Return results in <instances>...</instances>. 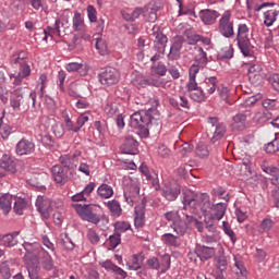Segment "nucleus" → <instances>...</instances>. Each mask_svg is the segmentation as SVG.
Instances as JSON below:
<instances>
[{"mask_svg":"<svg viewBox=\"0 0 279 279\" xmlns=\"http://www.w3.org/2000/svg\"><path fill=\"white\" fill-rule=\"evenodd\" d=\"M106 206L109 208L110 213L112 215H116L117 217H120L123 209H121V204L117 199L108 201L106 203Z\"/></svg>","mask_w":279,"mask_h":279,"instance_id":"nucleus-44","label":"nucleus"},{"mask_svg":"<svg viewBox=\"0 0 279 279\" xmlns=\"http://www.w3.org/2000/svg\"><path fill=\"white\" fill-rule=\"evenodd\" d=\"M119 80H121V74L119 70L114 68H106L99 74V82L104 86H114V84H119Z\"/></svg>","mask_w":279,"mask_h":279,"instance_id":"nucleus-7","label":"nucleus"},{"mask_svg":"<svg viewBox=\"0 0 279 279\" xmlns=\"http://www.w3.org/2000/svg\"><path fill=\"white\" fill-rule=\"evenodd\" d=\"M197 199L199 210L203 213V215L208 214L214 204L213 201H210V195L206 193L197 194Z\"/></svg>","mask_w":279,"mask_h":279,"instance_id":"nucleus-21","label":"nucleus"},{"mask_svg":"<svg viewBox=\"0 0 279 279\" xmlns=\"http://www.w3.org/2000/svg\"><path fill=\"white\" fill-rule=\"evenodd\" d=\"M211 143H217V141H221L223 136H226V124H217L214 129L213 134H210Z\"/></svg>","mask_w":279,"mask_h":279,"instance_id":"nucleus-34","label":"nucleus"},{"mask_svg":"<svg viewBox=\"0 0 279 279\" xmlns=\"http://www.w3.org/2000/svg\"><path fill=\"white\" fill-rule=\"evenodd\" d=\"M72 27L74 32H82L86 24L84 23V17H82V13L75 11L72 19Z\"/></svg>","mask_w":279,"mask_h":279,"instance_id":"nucleus-33","label":"nucleus"},{"mask_svg":"<svg viewBox=\"0 0 279 279\" xmlns=\"http://www.w3.org/2000/svg\"><path fill=\"white\" fill-rule=\"evenodd\" d=\"M275 222L274 220H271L270 218H265L260 225L258 226V232L259 234H263L265 232H269V230H271V228H274Z\"/></svg>","mask_w":279,"mask_h":279,"instance_id":"nucleus-46","label":"nucleus"},{"mask_svg":"<svg viewBox=\"0 0 279 279\" xmlns=\"http://www.w3.org/2000/svg\"><path fill=\"white\" fill-rule=\"evenodd\" d=\"M109 245L112 250H116V247L121 245V234L119 231H114V233L109 236Z\"/></svg>","mask_w":279,"mask_h":279,"instance_id":"nucleus-54","label":"nucleus"},{"mask_svg":"<svg viewBox=\"0 0 279 279\" xmlns=\"http://www.w3.org/2000/svg\"><path fill=\"white\" fill-rule=\"evenodd\" d=\"M207 123H209V128L207 129V136H210V134H213L217 125H223V123L219 122V119H217V117L208 118Z\"/></svg>","mask_w":279,"mask_h":279,"instance_id":"nucleus-59","label":"nucleus"},{"mask_svg":"<svg viewBox=\"0 0 279 279\" xmlns=\"http://www.w3.org/2000/svg\"><path fill=\"white\" fill-rule=\"evenodd\" d=\"M181 193V187L178 184L166 186L162 190V197L168 202H175L178 199V195Z\"/></svg>","mask_w":279,"mask_h":279,"instance_id":"nucleus-20","label":"nucleus"},{"mask_svg":"<svg viewBox=\"0 0 279 279\" xmlns=\"http://www.w3.org/2000/svg\"><path fill=\"white\" fill-rule=\"evenodd\" d=\"M205 217V228L207 232H215L217 230V225L215 222L217 221V218H214L209 214H204Z\"/></svg>","mask_w":279,"mask_h":279,"instance_id":"nucleus-45","label":"nucleus"},{"mask_svg":"<svg viewBox=\"0 0 279 279\" xmlns=\"http://www.w3.org/2000/svg\"><path fill=\"white\" fill-rule=\"evenodd\" d=\"M24 248L28 254H34L32 258H36V254H38V252H40V254L45 252V250L41 248L40 243L38 242H25ZM32 258H29V260H32Z\"/></svg>","mask_w":279,"mask_h":279,"instance_id":"nucleus-31","label":"nucleus"},{"mask_svg":"<svg viewBox=\"0 0 279 279\" xmlns=\"http://www.w3.org/2000/svg\"><path fill=\"white\" fill-rule=\"evenodd\" d=\"M12 64H26L27 63V52L20 51L11 58Z\"/></svg>","mask_w":279,"mask_h":279,"instance_id":"nucleus-49","label":"nucleus"},{"mask_svg":"<svg viewBox=\"0 0 279 279\" xmlns=\"http://www.w3.org/2000/svg\"><path fill=\"white\" fill-rule=\"evenodd\" d=\"M130 124L134 130H138L142 138H147L149 132H160L162 128V121H160L158 111L154 108L133 113Z\"/></svg>","mask_w":279,"mask_h":279,"instance_id":"nucleus-1","label":"nucleus"},{"mask_svg":"<svg viewBox=\"0 0 279 279\" xmlns=\"http://www.w3.org/2000/svg\"><path fill=\"white\" fill-rule=\"evenodd\" d=\"M186 90L187 93H190V98L193 99V101H197L199 104L204 101V99H206V96L204 95V89H202V87H198L197 83H195L194 86H192L191 83H187Z\"/></svg>","mask_w":279,"mask_h":279,"instance_id":"nucleus-15","label":"nucleus"},{"mask_svg":"<svg viewBox=\"0 0 279 279\" xmlns=\"http://www.w3.org/2000/svg\"><path fill=\"white\" fill-rule=\"evenodd\" d=\"M159 267H160V274H167V271H169V269L171 268V255L169 254L160 255Z\"/></svg>","mask_w":279,"mask_h":279,"instance_id":"nucleus-37","label":"nucleus"},{"mask_svg":"<svg viewBox=\"0 0 279 279\" xmlns=\"http://www.w3.org/2000/svg\"><path fill=\"white\" fill-rule=\"evenodd\" d=\"M34 149H36V145L29 140L22 138L16 145V154L19 156L34 154Z\"/></svg>","mask_w":279,"mask_h":279,"instance_id":"nucleus-12","label":"nucleus"},{"mask_svg":"<svg viewBox=\"0 0 279 279\" xmlns=\"http://www.w3.org/2000/svg\"><path fill=\"white\" fill-rule=\"evenodd\" d=\"M263 68L258 63L248 66V80L251 84H259L262 80Z\"/></svg>","mask_w":279,"mask_h":279,"instance_id":"nucleus-18","label":"nucleus"},{"mask_svg":"<svg viewBox=\"0 0 279 279\" xmlns=\"http://www.w3.org/2000/svg\"><path fill=\"white\" fill-rule=\"evenodd\" d=\"M196 155L199 158H208V156L210 155V151L208 150V146H206V144L204 143H198L196 146Z\"/></svg>","mask_w":279,"mask_h":279,"instance_id":"nucleus-52","label":"nucleus"},{"mask_svg":"<svg viewBox=\"0 0 279 279\" xmlns=\"http://www.w3.org/2000/svg\"><path fill=\"white\" fill-rule=\"evenodd\" d=\"M169 104L172 106V108H177V110H180V108H186V110H189L191 108L189 99L185 96L170 98Z\"/></svg>","mask_w":279,"mask_h":279,"instance_id":"nucleus-26","label":"nucleus"},{"mask_svg":"<svg viewBox=\"0 0 279 279\" xmlns=\"http://www.w3.org/2000/svg\"><path fill=\"white\" fill-rule=\"evenodd\" d=\"M247 121V116L243 113H238L233 117V128L240 132L245 130V123Z\"/></svg>","mask_w":279,"mask_h":279,"instance_id":"nucleus-36","label":"nucleus"},{"mask_svg":"<svg viewBox=\"0 0 279 279\" xmlns=\"http://www.w3.org/2000/svg\"><path fill=\"white\" fill-rule=\"evenodd\" d=\"M158 10L160 7L156 2H150L146 5V10L144 11V17L148 23H156L158 21Z\"/></svg>","mask_w":279,"mask_h":279,"instance_id":"nucleus-14","label":"nucleus"},{"mask_svg":"<svg viewBox=\"0 0 279 279\" xmlns=\"http://www.w3.org/2000/svg\"><path fill=\"white\" fill-rule=\"evenodd\" d=\"M151 32L153 36L156 39L155 45H167V43H169V38H167V35L160 32V26H153Z\"/></svg>","mask_w":279,"mask_h":279,"instance_id":"nucleus-32","label":"nucleus"},{"mask_svg":"<svg viewBox=\"0 0 279 279\" xmlns=\"http://www.w3.org/2000/svg\"><path fill=\"white\" fill-rule=\"evenodd\" d=\"M238 47L244 58H252V43L250 41V28L246 24H239L236 35Z\"/></svg>","mask_w":279,"mask_h":279,"instance_id":"nucleus-3","label":"nucleus"},{"mask_svg":"<svg viewBox=\"0 0 279 279\" xmlns=\"http://www.w3.org/2000/svg\"><path fill=\"white\" fill-rule=\"evenodd\" d=\"M35 206L44 219H49L53 211V203L50 198L38 196Z\"/></svg>","mask_w":279,"mask_h":279,"instance_id":"nucleus-8","label":"nucleus"},{"mask_svg":"<svg viewBox=\"0 0 279 279\" xmlns=\"http://www.w3.org/2000/svg\"><path fill=\"white\" fill-rule=\"evenodd\" d=\"M197 195L192 191H184L183 192V209L189 210L192 215H199V201L197 199Z\"/></svg>","mask_w":279,"mask_h":279,"instance_id":"nucleus-6","label":"nucleus"},{"mask_svg":"<svg viewBox=\"0 0 279 279\" xmlns=\"http://www.w3.org/2000/svg\"><path fill=\"white\" fill-rule=\"evenodd\" d=\"M96 208L97 206L95 205H75V210L78 217L83 219V221H88L89 223H94L97 226V223L101 221V218L99 217V215L95 214Z\"/></svg>","mask_w":279,"mask_h":279,"instance_id":"nucleus-4","label":"nucleus"},{"mask_svg":"<svg viewBox=\"0 0 279 279\" xmlns=\"http://www.w3.org/2000/svg\"><path fill=\"white\" fill-rule=\"evenodd\" d=\"M226 210H228V204L226 203H218L213 204L211 208H209L208 215L214 217L216 221H221L223 217H226Z\"/></svg>","mask_w":279,"mask_h":279,"instance_id":"nucleus-13","label":"nucleus"},{"mask_svg":"<svg viewBox=\"0 0 279 279\" xmlns=\"http://www.w3.org/2000/svg\"><path fill=\"white\" fill-rule=\"evenodd\" d=\"M222 230L227 236H229L230 241L232 243H236V233L232 230V227H230V223L228 221L222 222Z\"/></svg>","mask_w":279,"mask_h":279,"instance_id":"nucleus-50","label":"nucleus"},{"mask_svg":"<svg viewBox=\"0 0 279 279\" xmlns=\"http://www.w3.org/2000/svg\"><path fill=\"white\" fill-rule=\"evenodd\" d=\"M36 108V92H28L27 87H17L11 92L10 106L15 112L29 110V105Z\"/></svg>","mask_w":279,"mask_h":279,"instance_id":"nucleus-2","label":"nucleus"},{"mask_svg":"<svg viewBox=\"0 0 279 279\" xmlns=\"http://www.w3.org/2000/svg\"><path fill=\"white\" fill-rule=\"evenodd\" d=\"M26 266L28 271V277L31 279H40V267L38 266V258L33 257L32 259L26 258Z\"/></svg>","mask_w":279,"mask_h":279,"instance_id":"nucleus-16","label":"nucleus"},{"mask_svg":"<svg viewBox=\"0 0 279 279\" xmlns=\"http://www.w3.org/2000/svg\"><path fill=\"white\" fill-rule=\"evenodd\" d=\"M276 16H278V11L277 10H268L264 13V25L266 27H271L274 23H276Z\"/></svg>","mask_w":279,"mask_h":279,"instance_id":"nucleus-42","label":"nucleus"},{"mask_svg":"<svg viewBox=\"0 0 279 279\" xmlns=\"http://www.w3.org/2000/svg\"><path fill=\"white\" fill-rule=\"evenodd\" d=\"M41 254H44V268H46L47 271H51V269H53V259L51 258V255L45 251Z\"/></svg>","mask_w":279,"mask_h":279,"instance_id":"nucleus-61","label":"nucleus"},{"mask_svg":"<svg viewBox=\"0 0 279 279\" xmlns=\"http://www.w3.org/2000/svg\"><path fill=\"white\" fill-rule=\"evenodd\" d=\"M184 45V38L182 36H175L170 46L168 53V60H180L182 56V46Z\"/></svg>","mask_w":279,"mask_h":279,"instance_id":"nucleus-9","label":"nucleus"},{"mask_svg":"<svg viewBox=\"0 0 279 279\" xmlns=\"http://www.w3.org/2000/svg\"><path fill=\"white\" fill-rule=\"evenodd\" d=\"M60 243L65 250H75V243H73V240L69 238L68 233H64L63 238L60 240Z\"/></svg>","mask_w":279,"mask_h":279,"instance_id":"nucleus-56","label":"nucleus"},{"mask_svg":"<svg viewBox=\"0 0 279 279\" xmlns=\"http://www.w3.org/2000/svg\"><path fill=\"white\" fill-rule=\"evenodd\" d=\"M105 112L108 117H114V114H119V105L116 102H108L105 107Z\"/></svg>","mask_w":279,"mask_h":279,"instance_id":"nucleus-55","label":"nucleus"},{"mask_svg":"<svg viewBox=\"0 0 279 279\" xmlns=\"http://www.w3.org/2000/svg\"><path fill=\"white\" fill-rule=\"evenodd\" d=\"M133 84L136 88H145V86H158V82L149 78H145V76L138 74L133 78Z\"/></svg>","mask_w":279,"mask_h":279,"instance_id":"nucleus-25","label":"nucleus"},{"mask_svg":"<svg viewBox=\"0 0 279 279\" xmlns=\"http://www.w3.org/2000/svg\"><path fill=\"white\" fill-rule=\"evenodd\" d=\"M218 29L225 38H234V22L232 21V12L225 11L218 24Z\"/></svg>","mask_w":279,"mask_h":279,"instance_id":"nucleus-5","label":"nucleus"},{"mask_svg":"<svg viewBox=\"0 0 279 279\" xmlns=\"http://www.w3.org/2000/svg\"><path fill=\"white\" fill-rule=\"evenodd\" d=\"M161 241H163L166 245H170L171 247H180V245H182V240L180 239V236L173 235L172 233H165L161 236Z\"/></svg>","mask_w":279,"mask_h":279,"instance_id":"nucleus-27","label":"nucleus"},{"mask_svg":"<svg viewBox=\"0 0 279 279\" xmlns=\"http://www.w3.org/2000/svg\"><path fill=\"white\" fill-rule=\"evenodd\" d=\"M52 178L57 184H65L69 182V169L60 165H56L51 169Z\"/></svg>","mask_w":279,"mask_h":279,"instance_id":"nucleus-10","label":"nucleus"},{"mask_svg":"<svg viewBox=\"0 0 279 279\" xmlns=\"http://www.w3.org/2000/svg\"><path fill=\"white\" fill-rule=\"evenodd\" d=\"M124 154L134 155L138 151V142L132 136H126L123 144Z\"/></svg>","mask_w":279,"mask_h":279,"instance_id":"nucleus-23","label":"nucleus"},{"mask_svg":"<svg viewBox=\"0 0 279 279\" xmlns=\"http://www.w3.org/2000/svg\"><path fill=\"white\" fill-rule=\"evenodd\" d=\"M196 254L197 258H199L201 260H208L209 258H213V256H215V247L197 244Z\"/></svg>","mask_w":279,"mask_h":279,"instance_id":"nucleus-17","label":"nucleus"},{"mask_svg":"<svg viewBox=\"0 0 279 279\" xmlns=\"http://www.w3.org/2000/svg\"><path fill=\"white\" fill-rule=\"evenodd\" d=\"M216 267L221 274H223V271L228 269V256L226 255L218 256L216 258Z\"/></svg>","mask_w":279,"mask_h":279,"instance_id":"nucleus-47","label":"nucleus"},{"mask_svg":"<svg viewBox=\"0 0 279 279\" xmlns=\"http://www.w3.org/2000/svg\"><path fill=\"white\" fill-rule=\"evenodd\" d=\"M69 51H73L77 49V51L82 50V38L74 36L72 43L68 46Z\"/></svg>","mask_w":279,"mask_h":279,"instance_id":"nucleus-63","label":"nucleus"},{"mask_svg":"<svg viewBox=\"0 0 279 279\" xmlns=\"http://www.w3.org/2000/svg\"><path fill=\"white\" fill-rule=\"evenodd\" d=\"M220 58L222 60H230L231 58H234V48L232 46L222 48L220 50Z\"/></svg>","mask_w":279,"mask_h":279,"instance_id":"nucleus-58","label":"nucleus"},{"mask_svg":"<svg viewBox=\"0 0 279 279\" xmlns=\"http://www.w3.org/2000/svg\"><path fill=\"white\" fill-rule=\"evenodd\" d=\"M204 243H217L219 241V231H208L203 238Z\"/></svg>","mask_w":279,"mask_h":279,"instance_id":"nucleus-51","label":"nucleus"},{"mask_svg":"<svg viewBox=\"0 0 279 279\" xmlns=\"http://www.w3.org/2000/svg\"><path fill=\"white\" fill-rule=\"evenodd\" d=\"M199 69H202V65H197L196 63H193L189 70V82L190 86H194L195 83H197L196 77L197 73H199Z\"/></svg>","mask_w":279,"mask_h":279,"instance_id":"nucleus-39","label":"nucleus"},{"mask_svg":"<svg viewBox=\"0 0 279 279\" xmlns=\"http://www.w3.org/2000/svg\"><path fill=\"white\" fill-rule=\"evenodd\" d=\"M25 208H27V202L25 199L13 197V213L15 215H23Z\"/></svg>","mask_w":279,"mask_h":279,"instance_id":"nucleus-38","label":"nucleus"},{"mask_svg":"<svg viewBox=\"0 0 279 279\" xmlns=\"http://www.w3.org/2000/svg\"><path fill=\"white\" fill-rule=\"evenodd\" d=\"M171 228L179 234V236H184L185 232L189 231V223H186L185 220H182V218H179L175 223L171 225Z\"/></svg>","mask_w":279,"mask_h":279,"instance_id":"nucleus-30","label":"nucleus"},{"mask_svg":"<svg viewBox=\"0 0 279 279\" xmlns=\"http://www.w3.org/2000/svg\"><path fill=\"white\" fill-rule=\"evenodd\" d=\"M76 156H80V153H75L74 155H63L59 158V162L62 165L63 169H74V167H77L75 165V158Z\"/></svg>","mask_w":279,"mask_h":279,"instance_id":"nucleus-24","label":"nucleus"},{"mask_svg":"<svg viewBox=\"0 0 279 279\" xmlns=\"http://www.w3.org/2000/svg\"><path fill=\"white\" fill-rule=\"evenodd\" d=\"M96 49L99 51L100 56H106L108 53V45H106L104 39H97Z\"/></svg>","mask_w":279,"mask_h":279,"instance_id":"nucleus-64","label":"nucleus"},{"mask_svg":"<svg viewBox=\"0 0 279 279\" xmlns=\"http://www.w3.org/2000/svg\"><path fill=\"white\" fill-rule=\"evenodd\" d=\"M204 88H206L208 95H213L217 90V77L210 76L205 78Z\"/></svg>","mask_w":279,"mask_h":279,"instance_id":"nucleus-40","label":"nucleus"},{"mask_svg":"<svg viewBox=\"0 0 279 279\" xmlns=\"http://www.w3.org/2000/svg\"><path fill=\"white\" fill-rule=\"evenodd\" d=\"M194 64L201 66L202 69L208 64V57L206 56V51H204V49L201 47L198 48V54L195 57Z\"/></svg>","mask_w":279,"mask_h":279,"instance_id":"nucleus-43","label":"nucleus"},{"mask_svg":"<svg viewBox=\"0 0 279 279\" xmlns=\"http://www.w3.org/2000/svg\"><path fill=\"white\" fill-rule=\"evenodd\" d=\"M146 265L149 267V269H155L160 274V259H158V257H151L147 259Z\"/></svg>","mask_w":279,"mask_h":279,"instance_id":"nucleus-62","label":"nucleus"},{"mask_svg":"<svg viewBox=\"0 0 279 279\" xmlns=\"http://www.w3.org/2000/svg\"><path fill=\"white\" fill-rule=\"evenodd\" d=\"M155 48L157 50V53L153 56L150 60L153 62H158V60L165 56V49H167V45L155 44Z\"/></svg>","mask_w":279,"mask_h":279,"instance_id":"nucleus-57","label":"nucleus"},{"mask_svg":"<svg viewBox=\"0 0 279 279\" xmlns=\"http://www.w3.org/2000/svg\"><path fill=\"white\" fill-rule=\"evenodd\" d=\"M97 194L99 195V197H101L102 199H110V197H112V195H114V190L112 189V186L102 183L98 190H97Z\"/></svg>","mask_w":279,"mask_h":279,"instance_id":"nucleus-35","label":"nucleus"},{"mask_svg":"<svg viewBox=\"0 0 279 279\" xmlns=\"http://www.w3.org/2000/svg\"><path fill=\"white\" fill-rule=\"evenodd\" d=\"M234 266L236 267V274H240L236 279H247V269L243 265V262L239 260L236 256L233 255Z\"/></svg>","mask_w":279,"mask_h":279,"instance_id":"nucleus-41","label":"nucleus"},{"mask_svg":"<svg viewBox=\"0 0 279 279\" xmlns=\"http://www.w3.org/2000/svg\"><path fill=\"white\" fill-rule=\"evenodd\" d=\"M199 16L205 25H214L217 19H219V12L206 9L199 12Z\"/></svg>","mask_w":279,"mask_h":279,"instance_id":"nucleus-19","label":"nucleus"},{"mask_svg":"<svg viewBox=\"0 0 279 279\" xmlns=\"http://www.w3.org/2000/svg\"><path fill=\"white\" fill-rule=\"evenodd\" d=\"M16 236H19V233H9L5 235L0 236V245H4V247H14L19 243V240H16Z\"/></svg>","mask_w":279,"mask_h":279,"instance_id":"nucleus-29","label":"nucleus"},{"mask_svg":"<svg viewBox=\"0 0 279 279\" xmlns=\"http://www.w3.org/2000/svg\"><path fill=\"white\" fill-rule=\"evenodd\" d=\"M138 193H141V187H138V184H136V183L128 184L124 187V194H129V195L138 197Z\"/></svg>","mask_w":279,"mask_h":279,"instance_id":"nucleus-53","label":"nucleus"},{"mask_svg":"<svg viewBox=\"0 0 279 279\" xmlns=\"http://www.w3.org/2000/svg\"><path fill=\"white\" fill-rule=\"evenodd\" d=\"M0 167L4 171H8V173L14 174L17 171L19 161L16 160V158H14L10 155H3L0 160Z\"/></svg>","mask_w":279,"mask_h":279,"instance_id":"nucleus-11","label":"nucleus"},{"mask_svg":"<svg viewBox=\"0 0 279 279\" xmlns=\"http://www.w3.org/2000/svg\"><path fill=\"white\" fill-rule=\"evenodd\" d=\"M143 260H145V256H143V254L133 255L132 264L130 265V269H134L135 271L141 269V265H143Z\"/></svg>","mask_w":279,"mask_h":279,"instance_id":"nucleus-48","label":"nucleus"},{"mask_svg":"<svg viewBox=\"0 0 279 279\" xmlns=\"http://www.w3.org/2000/svg\"><path fill=\"white\" fill-rule=\"evenodd\" d=\"M134 226L140 229L145 226V204L135 206Z\"/></svg>","mask_w":279,"mask_h":279,"instance_id":"nucleus-22","label":"nucleus"},{"mask_svg":"<svg viewBox=\"0 0 279 279\" xmlns=\"http://www.w3.org/2000/svg\"><path fill=\"white\" fill-rule=\"evenodd\" d=\"M66 71H69V73H82V69H84V64L82 63H77V62H72V63H68L65 66Z\"/></svg>","mask_w":279,"mask_h":279,"instance_id":"nucleus-60","label":"nucleus"},{"mask_svg":"<svg viewBox=\"0 0 279 279\" xmlns=\"http://www.w3.org/2000/svg\"><path fill=\"white\" fill-rule=\"evenodd\" d=\"M13 203L14 197L10 195L0 197V210H2L3 215H10V210H12Z\"/></svg>","mask_w":279,"mask_h":279,"instance_id":"nucleus-28","label":"nucleus"}]
</instances>
